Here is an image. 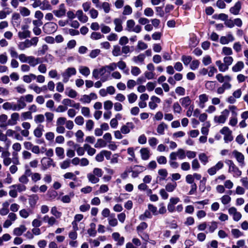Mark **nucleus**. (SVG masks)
Returning <instances> with one entry per match:
<instances>
[{"label":"nucleus","mask_w":248,"mask_h":248,"mask_svg":"<svg viewBox=\"0 0 248 248\" xmlns=\"http://www.w3.org/2000/svg\"><path fill=\"white\" fill-rule=\"evenodd\" d=\"M77 71L74 67H69L65 70V71L62 73V76L63 78V82L66 83L70 77L71 76L75 75L76 74Z\"/></svg>","instance_id":"8"},{"label":"nucleus","mask_w":248,"mask_h":248,"mask_svg":"<svg viewBox=\"0 0 248 248\" xmlns=\"http://www.w3.org/2000/svg\"><path fill=\"white\" fill-rule=\"evenodd\" d=\"M134 128V124L131 122H128L126 124L124 125L121 128V132L124 134H128L131 130Z\"/></svg>","instance_id":"18"},{"label":"nucleus","mask_w":248,"mask_h":248,"mask_svg":"<svg viewBox=\"0 0 248 248\" xmlns=\"http://www.w3.org/2000/svg\"><path fill=\"white\" fill-rule=\"evenodd\" d=\"M160 99L155 96H153L151 97V101L149 102V107L151 109L154 110L157 107V104L160 103Z\"/></svg>","instance_id":"16"},{"label":"nucleus","mask_w":248,"mask_h":248,"mask_svg":"<svg viewBox=\"0 0 248 248\" xmlns=\"http://www.w3.org/2000/svg\"><path fill=\"white\" fill-rule=\"evenodd\" d=\"M65 93L67 96L72 98H75L78 95L77 92L73 89H69V91L67 89Z\"/></svg>","instance_id":"51"},{"label":"nucleus","mask_w":248,"mask_h":248,"mask_svg":"<svg viewBox=\"0 0 248 248\" xmlns=\"http://www.w3.org/2000/svg\"><path fill=\"white\" fill-rule=\"evenodd\" d=\"M192 168L194 170H198L201 167L200 164L197 159H194L191 162Z\"/></svg>","instance_id":"60"},{"label":"nucleus","mask_w":248,"mask_h":248,"mask_svg":"<svg viewBox=\"0 0 248 248\" xmlns=\"http://www.w3.org/2000/svg\"><path fill=\"white\" fill-rule=\"evenodd\" d=\"M112 53V55L115 57L120 56L121 54V50L120 46L118 45L114 46L113 47Z\"/></svg>","instance_id":"44"},{"label":"nucleus","mask_w":248,"mask_h":248,"mask_svg":"<svg viewBox=\"0 0 248 248\" xmlns=\"http://www.w3.org/2000/svg\"><path fill=\"white\" fill-rule=\"evenodd\" d=\"M177 183L175 182L168 183L165 186V189L169 192H171L175 189Z\"/></svg>","instance_id":"35"},{"label":"nucleus","mask_w":248,"mask_h":248,"mask_svg":"<svg viewBox=\"0 0 248 248\" xmlns=\"http://www.w3.org/2000/svg\"><path fill=\"white\" fill-rule=\"evenodd\" d=\"M34 122L36 123H42L45 121V116L43 114H38L34 117Z\"/></svg>","instance_id":"56"},{"label":"nucleus","mask_w":248,"mask_h":248,"mask_svg":"<svg viewBox=\"0 0 248 248\" xmlns=\"http://www.w3.org/2000/svg\"><path fill=\"white\" fill-rule=\"evenodd\" d=\"M78 19L82 23H86L88 20V16L84 14L81 10H78L76 14Z\"/></svg>","instance_id":"22"},{"label":"nucleus","mask_w":248,"mask_h":248,"mask_svg":"<svg viewBox=\"0 0 248 248\" xmlns=\"http://www.w3.org/2000/svg\"><path fill=\"white\" fill-rule=\"evenodd\" d=\"M96 225L94 223L90 224V228L87 231L88 233L90 236H95L96 235V232L95 231Z\"/></svg>","instance_id":"40"},{"label":"nucleus","mask_w":248,"mask_h":248,"mask_svg":"<svg viewBox=\"0 0 248 248\" xmlns=\"http://www.w3.org/2000/svg\"><path fill=\"white\" fill-rule=\"evenodd\" d=\"M106 72H107V71L104 66H102L99 69H94L93 71V77L97 79L99 78L100 76L102 77H104L103 76Z\"/></svg>","instance_id":"15"},{"label":"nucleus","mask_w":248,"mask_h":248,"mask_svg":"<svg viewBox=\"0 0 248 248\" xmlns=\"http://www.w3.org/2000/svg\"><path fill=\"white\" fill-rule=\"evenodd\" d=\"M192 57L190 56H183L182 57V61L185 65H187L191 61Z\"/></svg>","instance_id":"62"},{"label":"nucleus","mask_w":248,"mask_h":248,"mask_svg":"<svg viewBox=\"0 0 248 248\" xmlns=\"http://www.w3.org/2000/svg\"><path fill=\"white\" fill-rule=\"evenodd\" d=\"M228 212L230 215L232 216L233 219L235 221H239L242 217L241 214L238 212L236 208L234 207L230 208Z\"/></svg>","instance_id":"12"},{"label":"nucleus","mask_w":248,"mask_h":248,"mask_svg":"<svg viewBox=\"0 0 248 248\" xmlns=\"http://www.w3.org/2000/svg\"><path fill=\"white\" fill-rule=\"evenodd\" d=\"M51 213L57 218H59L62 216V213L58 211L56 206H53L51 208Z\"/></svg>","instance_id":"47"},{"label":"nucleus","mask_w":248,"mask_h":248,"mask_svg":"<svg viewBox=\"0 0 248 248\" xmlns=\"http://www.w3.org/2000/svg\"><path fill=\"white\" fill-rule=\"evenodd\" d=\"M36 76L33 74H30L28 75H24L23 76V80L24 82L30 83L31 82L32 80L35 79Z\"/></svg>","instance_id":"30"},{"label":"nucleus","mask_w":248,"mask_h":248,"mask_svg":"<svg viewBox=\"0 0 248 248\" xmlns=\"http://www.w3.org/2000/svg\"><path fill=\"white\" fill-rule=\"evenodd\" d=\"M42 169L45 170L51 166L54 167L55 163L54 162L53 160L51 158L43 157L41 161Z\"/></svg>","instance_id":"10"},{"label":"nucleus","mask_w":248,"mask_h":248,"mask_svg":"<svg viewBox=\"0 0 248 248\" xmlns=\"http://www.w3.org/2000/svg\"><path fill=\"white\" fill-rule=\"evenodd\" d=\"M220 133L224 135V140L225 142L228 143L233 140L232 131L227 126L223 127L220 130Z\"/></svg>","instance_id":"5"},{"label":"nucleus","mask_w":248,"mask_h":248,"mask_svg":"<svg viewBox=\"0 0 248 248\" xmlns=\"http://www.w3.org/2000/svg\"><path fill=\"white\" fill-rule=\"evenodd\" d=\"M74 196V193L71 192L69 195H66L62 196L61 198V201L63 203H69L71 202V198Z\"/></svg>","instance_id":"42"},{"label":"nucleus","mask_w":248,"mask_h":248,"mask_svg":"<svg viewBox=\"0 0 248 248\" xmlns=\"http://www.w3.org/2000/svg\"><path fill=\"white\" fill-rule=\"evenodd\" d=\"M241 8V3L238 1L235 3V5L230 9V12L234 15L239 14Z\"/></svg>","instance_id":"24"},{"label":"nucleus","mask_w":248,"mask_h":248,"mask_svg":"<svg viewBox=\"0 0 248 248\" xmlns=\"http://www.w3.org/2000/svg\"><path fill=\"white\" fill-rule=\"evenodd\" d=\"M231 232L234 237L237 238L243 235V232H242L239 230L237 229H233L231 231Z\"/></svg>","instance_id":"54"},{"label":"nucleus","mask_w":248,"mask_h":248,"mask_svg":"<svg viewBox=\"0 0 248 248\" xmlns=\"http://www.w3.org/2000/svg\"><path fill=\"white\" fill-rule=\"evenodd\" d=\"M21 22V17L19 14L15 13L12 16V23L14 27H18Z\"/></svg>","instance_id":"21"},{"label":"nucleus","mask_w":248,"mask_h":248,"mask_svg":"<svg viewBox=\"0 0 248 248\" xmlns=\"http://www.w3.org/2000/svg\"><path fill=\"white\" fill-rule=\"evenodd\" d=\"M71 161L66 159L60 163V167L62 169H66L70 167Z\"/></svg>","instance_id":"59"},{"label":"nucleus","mask_w":248,"mask_h":248,"mask_svg":"<svg viewBox=\"0 0 248 248\" xmlns=\"http://www.w3.org/2000/svg\"><path fill=\"white\" fill-rule=\"evenodd\" d=\"M229 115V111L225 109L221 112V115L217 116H216L214 117V121L219 124H224Z\"/></svg>","instance_id":"9"},{"label":"nucleus","mask_w":248,"mask_h":248,"mask_svg":"<svg viewBox=\"0 0 248 248\" xmlns=\"http://www.w3.org/2000/svg\"><path fill=\"white\" fill-rule=\"evenodd\" d=\"M140 154L141 159L144 160H148L150 156V151L147 148H141L140 150Z\"/></svg>","instance_id":"25"},{"label":"nucleus","mask_w":248,"mask_h":248,"mask_svg":"<svg viewBox=\"0 0 248 248\" xmlns=\"http://www.w3.org/2000/svg\"><path fill=\"white\" fill-rule=\"evenodd\" d=\"M113 23L115 25L114 30L116 32H121L123 30L122 26L123 20L120 18H116L113 20Z\"/></svg>","instance_id":"20"},{"label":"nucleus","mask_w":248,"mask_h":248,"mask_svg":"<svg viewBox=\"0 0 248 248\" xmlns=\"http://www.w3.org/2000/svg\"><path fill=\"white\" fill-rule=\"evenodd\" d=\"M40 8L42 10H51V6L48 1L43 0V1H41Z\"/></svg>","instance_id":"34"},{"label":"nucleus","mask_w":248,"mask_h":248,"mask_svg":"<svg viewBox=\"0 0 248 248\" xmlns=\"http://www.w3.org/2000/svg\"><path fill=\"white\" fill-rule=\"evenodd\" d=\"M43 126L39 125L33 131V134L37 138H40L43 135Z\"/></svg>","instance_id":"32"},{"label":"nucleus","mask_w":248,"mask_h":248,"mask_svg":"<svg viewBox=\"0 0 248 248\" xmlns=\"http://www.w3.org/2000/svg\"><path fill=\"white\" fill-rule=\"evenodd\" d=\"M113 238L117 242V244L119 245H122L124 243V237L120 236V235L118 232H114L112 235Z\"/></svg>","instance_id":"27"},{"label":"nucleus","mask_w":248,"mask_h":248,"mask_svg":"<svg viewBox=\"0 0 248 248\" xmlns=\"http://www.w3.org/2000/svg\"><path fill=\"white\" fill-rule=\"evenodd\" d=\"M81 112V114L86 117H89L90 116V110L88 107H82Z\"/></svg>","instance_id":"57"},{"label":"nucleus","mask_w":248,"mask_h":248,"mask_svg":"<svg viewBox=\"0 0 248 248\" xmlns=\"http://www.w3.org/2000/svg\"><path fill=\"white\" fill-rule=\"evenodd\" d=\"M173 110L174 113H180L182 108L178 102H175L173 105Z\"/></svg>","instance_id":"53"},{"label":"nucleus","mask_w":248,"mask_h":248,"mask_svg":"<svg viewBox=\"0 0 248 248\" xmlns=\"http://www.w3.org/2000/svg\"><path fill=\"white\" fill-rule=\"evenodd\" d=\"M55 153L57 156L61 159L64 157V149L61 147H57L55 148Z\"/></svg>","instance_id":"33"},{"label":"nucleus","mask_w":248,"mask_h":248,"mask_svg":"<svg viewBox=\"0 0 248 248\" xmlns=\"http://www.w3.org/2000/svg\"><path fill=\"white\" fill-rule=\"evenodd\" d=\"M132 13V9L129 5H126L124 7V10L123 12V15H124V16L129 15Z\"/></svg>","instance_id":"58"},{"label":"nucleus","mask_w":248,"mask_h":248,"mask_svg":"<svg viewBox=\"0 0 248 248\" xmlns=\"http://www.w3.org/2000/svg\"><path fill=\"white\" fill-rule=\"evenodd\" d=\"M113 103L110 100H107L104 103V109L107 110H110L112 108Z\"/></svg>","instance_id":"63"},{"label":"nucleus","mask_w":248,"mask_h":248,"mask_svg":"<svg viewBox=\"0 0 248 248\" xmlns=\"http://www.w3.org/2000/svg\"><path fill=\"white\" fill-rule=\"evenodd\" d=\"M56 217L53 216L49 217L47 215L44 216L43 221L47 223L49 226H52L55 224H58V221Z\"/></svg>","instance_id":"14"},{"label":"nucleus","mask_w":248,"mask_h":248,"mask_svg":"<svg viewBox=\"0 0 248 248\" xmlns=\"http://www.w3.org/2000/svg\"><path fill=\"white\" fill-rule=\"evenodd\" d=\"M104 37V35L98 32H93L91 35V38L93 40H99Z\"/></svg>","instance_id":"50"},{"label":"nucleus","mask_w":248,"mask_h":248,"mask_svg":"<svg viewBox=\"0 0 248 248\" xmlns=\"http://www.w3.org/2000/svg\"><path fill=\"white\" fill-rule=\"evenodd\" d=\"M1 157L3 159V164L5 166H9L12 162L15 165H19V161L17 157H14L12 160L10 157V153L8 151H2L1 154Z\"/></svg>","instance_id":"2"},{"label":"nucleus","mask_w":248,"mask_h":248,"mask_svg":"<svg viewBox=\"0 0 248 248\" xmlns=\"http://www.w3.org/2000/svg\"><path fill=\"white\" fill-rule=\"evenodd\" d=\"M152 217V215L149 210H146L144 214L141 215L139 218L141 220H144L147 218H151Z\"/></svg>","instance_id":"52"},{"label":"nucleus","mask_w":248,"mask_h":248,"mask_svg":"<svg viewBox=\"0 0 248 248\" xmlns=\"http://www.w3.org/2000/svg\"><path fill=\"white\" fill-rule=\"evenodd\" d=\"M79 71L82 75L86 77L90 74V70L88 67L81 66L79 68Z\"/></svg>","instance_id":"38"},{"label":"nucleus","mask_w":248,"mask_h":248,"mask_svg":"<svg viewBox=\"0 0 248 248\" xmlns=\"http://www.w3.org/2000/svg\"><path fill=\"white\" fill-rule=\"evenodd\" d=\"M104 67L106 69L107 72L110 73L117 68V64L115 62H112L108 65L104 66Z\"/></svg>","instance_id":"49"},{"label":"nucleus","mask_w":248,"mask_h":248,"mask_svg":"<svg viewBox=\"0 0 248 248\" xmlns=\"http://www.w3.org/2000/svg\"><path fill=\"white\" fill-rule=\"evenodd\" d=\"M58 25L54 22H50L44 24L43 30V31L47 34H52L57 31Z\"/></svg>","instance_id":"4"},{"label":"nucleus","mask_w":248,"mask_h":248,"mask_svg":"<svg viewBox=\"0 0 248 248\" xmlns=\"http://www.w3.org/2000/svg\"><path fill=\"white\" fill-rule=\"evenodd\" d=\"M199 158L203 165H205L208 162L209 157L204 153L200 154Z\"/></svg>","instance_id":"41"},{"label":"nucleus","mask_w":248,"mask_h":248,"mask_svg":"<svg viewBox=\"0 0 248 248\" xmlns=\"http://www.w3.org/2000/svg\"><path fill=\"white\" fill-rule=\"evenodd\" d=\"M87 178L90 182L92 184H96L99 181V177L92 173H89L87 175Z\"/></svg>","instance_id":"29"},{"label":"nucleus","mask_w":248,"mask_h":248,"mask_svg":"<svg viewBox=\"0 0 248 248\" xmlns=\"http://www.w3.org/2000/svg\"><path fill=\"white\" fill-rule=\"evenodd\" d=\"M94 126V122L92 120H88L86 123V128L88 131H91Z\"/></svg>","instance_id":"64"},{"label":"nucleus","mask_w":248,"mask_h":248,"mask_svg":"<svg viewBox=\"0 0 248 248\" xmlns=\"http://www.w3.org/2000/svg\"><path fill=\"white\" fill-rule=\"evenodd\" d=\"M145 58V56L144 54H140L137 56H134L132 60L135 63L142 62Z\"/></svg>","instance_id":"43"},{"label":"nucleus","mask_w":248,"mask_h":248,"mask_svg":"<svg viewBox=\"0 0 248 248\" xmlns=\"http://www.w3.org/2000/svg\"><path fill=\"white\" fill-rule=\"evenodd\" d=\"M167 128V125L164 123L159 124L157 128V132L158 134L162 135L164 134V130Z\"/></svg>","instance_id":"48"},{"label":"nucleus","mask_w":248,"mask_h":248,"mask_svg":"<svg viewBox=\"0 0 248 248\" xmlns=\"http://www.w3.org/2000/svg\"><path fill=\"white\" fill-rule=\"evenodd\" d=\"M224 167V163L222 161H219L214 166L207 170V172L210 176L215 175L217 171L222 169Z\"/></svg>","instance_id":"7"},{"label":"nucleus","mask_w":248,"mask_h":248,"mask_svg":"<svg viewBox=\"0 0 248 248\" xmlns=\"http://www.w3.org/2000/svg\"><path fill=\"white\" fill-rule=\"evenodd\" d=\"M76 136L77 138V141L81 142L83 141L84 133L81 130H78L76 133Z\"/></svg>","instance_id":"61"},{"label":"nucleus","mask_w":248,"mask_h":248,"mask_svg":"<svg viewBox=\"0 0 248 248\" xmlns=\"http://www.w3.org/2000/svg\"><path fill=\"white\" fill-rule=\"evenodd\" d=\"M37 218H35L32 221V226L34 227L37 228L41 226L42 224V220H41L40 218H41L40 216H37Z\"/></svg>","instance_id":"45"},{"label":"nucleus","mask_w":248,"mask_h":248,"mask_svg":"<svg viewBox=\"0 0 248 248\" xmlns=\"http://www.w3.org/2000/svg\"><path fill=\"white\" fill-rule=\"evenodd\" d=\"M128 100L129 103H133L138 98L137 95L135 93H131L127 95Z\"/></svg>","instance_id":"55"},{"label":"nucleus","mask_w":248,"mask_h":248,"mask_svg":"<svg viewBox=\"0 0 248 248\" xmlns=\"http://www.w3.org/2000/svg\"><path fill=\"white\" fill-rule=\"evenodd\" d=\"M209 97L207 94L203 93L199 95V103L198 105L201 108H203L205 107V103L208 101Z\"/></svg>","instance_id":"19"},{"label":"nucleus","mask_w":248,"mask_h":248,"mask_svg":"<svg viewBox=\"0 0 248 248\" xmlns=\"http://www.w3.org/2000/svg\"><path fill=\"white\" fill-rule=\"evenodd\" d=\"M53 13L56 17L59 18L65 16L66 14L65 5L63 3L60 4L59 6V9L54 10Z\"/></svg>","instance_id":"13"},{"label":"nucleus","mask_w":248,"mask_h":248,"mask_svg":"<svg viewBox=\"0 0 248 248\" xmlns=\"http://www.w3.org/2000/svg\"><path fill=\"white\" fill-rule=\"evenodd\" d=\"M126 30L138 33L141 31V27L139 25L135 26V21L133 19H129L126 21Z\"/></svg>","instance_id":"3"},{"label":"nucleus","mask_w":248,"mask_h":248,"mask_svg":"<svg viewBox=\"0 0 248 248\" xmlns=\"http://www.w3.org/2000/svg\"><path fill=\"white\" fill-rule=\"evenodd\" d=\"M244 67V62L242 61H239L232 67V70L234 72H239Z\"/></svg>","instance_id":"31"},{"label":"nucleus","mask_w":248,"mask_h":248,"mask_svg":"<svg viewBox=\"0 0 248 248\" xmlns=\"http://www.w3.org/2000/svg\"><path fill=\"white\" fill-rule=\"evenodd\" d=\"M26 107L23 98L20 97L17 101V104L14 102H6L3 104L2 108L6 110L19 111Z\"/></svg>","instance_id":"1"},{"label":"nucleus","mask_w":248,"mask_h":248,"mask_svg":"<svg viewBox=\"0 0 248 248\" xmlns=\"http://www.w3.org/2000/svg\"><path fill=\"white\" fill-rule=\"evenodd\" d=\"M39 199V197L37 195H32L30 197L29 199V202L30 205L32 207L35 206L36 204L37 201Z\"/></svg>","instance_id":"39"},{"label":"nucleus","mask_w":248,"mask_h":248,"mask_svg":"<svg viewBox=\"0 0 248 248\" xmlns=\"http://www.w3.org/2000/svg\"><path fill=\"white\" fill-rule=\"evenodd\" d=\"M19 12L20 14L23 16H29L30 14V11L25 7H20L19 8Z\"/></svg>","instance_id":"46"},{"label":"nucleus","mask_w":248,"mask_h":248,"mask_svg":"<svg viewBox=\"0 0 248 248\" xmlns=\"http://www.w3.org/2000/svg\"><path fill=\"white\" fill-rule=\"evenodd\" d=\"M18 36L20 39H23L27 37H30L31 31H19L18 33Z\"/></svg>","instance_id":"37"},{"label":"nucleus","mask_w":248,"mask_h":248,"mask_svg":"<svg viewBox=\"0 0 248 248\" xmlns=\"http://www.w3.org/2000/svg\"><path fill=\"white\" fill-rule=\"evenodd\" d=\"M232 154L234 155L237 161L240 163V165L243 166L244 165L245 158L244 155L236 150L233 151Z\"/></svg>","instance_id":"23"},{"label":"nucleus","mask_w":248,"mask_h":248,"mask_svg":"<svg viewBox=\"0 0 248 248\" xmlns=\"http://www.w3.org/2000/svg\"><path fill=\"white\" fill-rule=\"evenodd\" d=\"M179 102L182 107L186 108L190 105L191 100L189 96H186L180 98L179 99Z\"/></svg>","instance_id":"26"},{"label":"nucleus","mask_w":248,"mask_h":248,"mask_svg":"<svg viewBox=\"0 0 248 248\" xmlns=\"http://www.w3.org/2000/svg\"><path fill=\"white\" fill-rule=\"evenodd\" d=\"M169 157L171 160H175L177 157L179 159H183L186 158V152L184 149L180 148L176 152L171 153Z\"/></svg>","instance_id":"6"},{"label":"nucleus","mask_w":248,"mask_h":248,"mask_svg":"<svg viewBox=\"0 0 248 248\" xmlns=\"http://www.w3.org/2000/svg\"><path fill=\"white\" fill-rule=\"evenodd\" d=\"M226 163L229 167V171H232L235 173V175L239 176L241 175L242 172L235 165L232 161L228 160L226 161Z\"/></svg>","instance_id":"11"},{"label":"nucleus","mask_w":248,"mask_h":248,"mask_svg":"<svg viewBox=\"0 0 248 248\" xmlns=\"http://www.w3.org/2000/svg\"><path fill=\"white\" fill-rule=\"evenodd\" d=\"M26 228L24 225H20L19 227L16 228L13 231V233L15 235L20 236L25 232Z\"/></svg>","instance_id":"28"},{"label":"nucleus","mask_w":248,"mask_h":248,"mask_svg":"<svg viewBox=\"0 0 248 248\" xmlns=\"http://www.w3.org/2000/svg\"><path fill=\"white\" fill-rule=\"evenodd\" d=\"M19 120V115L17 112H14L11 115L10 119L8 121L6 125H14L17 124Z\"/></svg>","instance_id":"17"},{"label":"nucleus","mask_w":248,"mask_h":248,"mask_svg":"<svg viewBox=\"0 0 248 248\" xmlns=\"http://www.w3.org/2000/svg\"><path fill=\"white\" fill-rule=\"evenodd\" d=\"M18 46V48L21 50H24L26 48L31 47L29 40L27 39L24 42H20Z\"/></svg>","instance_id":"36"}]
</instances>
